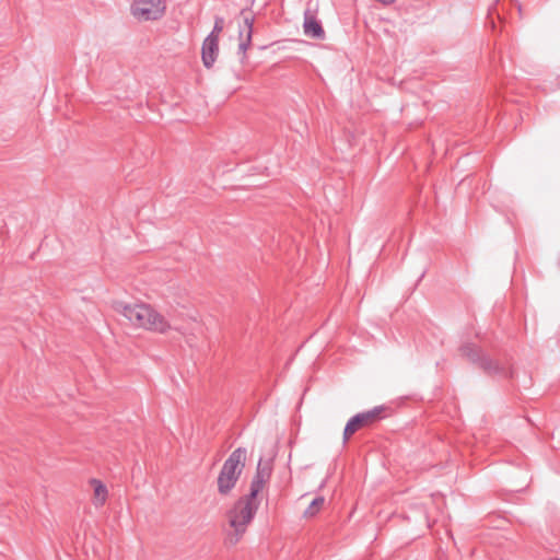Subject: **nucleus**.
<instances>
[{
  "mask_svg": "<svg viewBox=\"0 0 560 560\" xmlns=\"http://www.w3.org/2000/svg\"><path fill=\"white\" fill-rule=\"evenodd\" d=\"M385 407L377 406L371 410L354 415L347 422L343 430V442L346 443L352 434L363 427L371 425L383 418Z\"/></svg>",
  "mask_w": 560,
  "mask_h": 560,
  "instance_id": "nucleus-5",
  "label": "nucleus"
},
{
  "mask_svg": "<svg viewBox=\"0 0 560 560\" xmlns=\"http://www.w3.org/2000/svg\"><path fill=\"white\" fill-rule=\"evenodd\" d=\"M224 23H225L224 18L215 16L213 30L211 31V33L208 36H213L214 35V38H219L220 33L224 28Z\"/></svg>",
  "mask_w": 560,
  "mask_h": 560,
  "instance_id": "nucleus-15",
  "label": "nucleus"
},
{
  "mask_svg": "<svg viewBox=\"0 0 560 560\" xmlns=\"http://www.w3.org/2000/svg\"><path fill=\"white\" fill-rule=\"evenodd\" d=\"M258 504H254L240 498L234 506L229 511V524L233 528V533L228 534L226 542L236 545L246 532L247 525L253 521Z\"/></svg>",
  "mask_w": 560,
  "mask_h": 560,
  "instance_id": "nucleus-3",
  "label": "nucleus"
},
{
  "mask_svg": "<svg viewBox=\"0 0 560 560\" xmlns=\"http://www.w3.org/2000/svg\"><path fill=\"white\" fill-rule=\"evenodd\" d=\"M241 16L243 18L244 26L240 30H244V35H249V37H253V25H254V15L249 10H242Z\"/></svg>",
  "mask_w": 560,
  "mask_h": 560,
  "instance_id": "nucleus-12",
  "label": "nucleus"
},
{
  "mask_svg": "<svg viewBox=\"0 0 560 560\" xmlns=\"http://www.w3.org/2000/svg\"><path fill=\"white\" fill-rule=\"evenodd\" d=\"M459 351L463 357L476 364L490 376H500L505 378L513 377V370L511 368H506L499 361L493 360L474 343H464L459 348Z\"/></svg>",
  "mask_w": 560,
  "mask_h": 560,
  "instance_id": "nucleus-4",
  "label": "nucleus"
},
{
  "mask_svg": "<svg viewBox=\"0 0 560 560\" xmlns=\"http://www.w3.org/2000/svg\"><path fill=\"white\" fill-rule=\"evenodd\" d=\"M115 310L137 328H143L159 334H166L171 329L179 330L178 327L173 326L170 319L154 310L150 304H126L118 302L116 303Z\"/></svg>",
  "mask_w": 560,
  "mask_h": 560,
  "instance_id": "nucleus-1",
  "label": "nucleus"
},
{
  "mask_svg": "<svg viewBox=\"0 0 560 560\" xmlns=\"http://www.w3.org/2000/svg\"><path fill=\"white\" fill-rule=\"evenodd\" d=\"M377 2H380L381 4L383 5H390L393 4L396 0H376Z\"/></svg>",
  "mask_w": 560,
  "mask_h": 560,
  "instance_id": "nucleus-16",
  "label": "nucleus"
},
{
  "mask_svg": "<svg viewBox=\"0 0 560 560\" xmlns=\"http://www.w3.org/2000/svg\"><path fill=\"white\" fill-rule=\"evenodd\" d=\"M238 37V54L242 55V58L244 59L246 57V50L252 44V37H249V35H244V30H240Z\"/></svg>",
  "mask_w": 560,
  "mask_h": 560,
  "instance_id": "nucleus-14",
  "label": "nucleus"
},
{
  "mask_svg": "<svg viewBox=\"0 0 560 560\" xmlns=\"http://www.w3.org/2000/svg\"><path fill=\"white\" fill-rule=\"evenodd\" d=\"M325 499L324 497H316L312 500L307 509L304 511V515L306 517L315 516L320 508L324 505Z\"/></svg>",
  "mask_w": 560,
  "mask_h": 560,
  "instance_id": "nucleus-13",
  "label": "nucleus"
},
{
  "mask_svg": "<svg viewBox=\"0 0 560 560\" xmlns=\"http://www.w3.org/2000/svg\"><path fill=\"white\" fill-rule=\"evenodd\" d=\"M164 12V0H135L131 4V13L139 21L159 20Z\"/></svg>",
  "mask_w": 560,
  "mask_h": 560,
  "instance_id": "nucleus-6",
  "label": "nucleus"
},
{
  "mask_svg": "<svg viewBox=\"0 0 560 560\" xmlns=\"http://www.w3.org/2000/svg\"><path fill=\"white\" fill-rule=\"evenodd\" d=\"M303 31L307 37L315 39L325 38V31L320 22L311 13L310 10H306L304 13Z\"/></svg>",
  "mask_w": 560,
  "mask_h": 560,
  "instance_id": "nucleus-8",
  "label": "nucleus"
},
{
  "mask_svg": "<svg viewBox=\"0 0 560 560\" xmlns=\"http://www.w3.org/2000/svg\"><path fill=\"white\" fill-rule=\"evenodd\" d=\"M271 463L269 460H264L262 458H260L257 464V469L254 478L266 483V481L271 476Z\"/></svg>",
  "mask_w": 560,
  "mask_h": 560,
  "instance_id": "nucleus-10",
  "label": "nucleus"
},
{
  "mask_svg": "<svg viewBox=\"0 0 560 560\" xmlns=\"http://www.w3.org/2000/svg\"><path fill=\"white\" fill-rule=\"evenodd\" d=\"M91 483L94 488V505H104L108 494L107 488L97 479H92Z\"/></svg>",
  "mask_w": 560,
  "mask_h": 560,
  "instance_id": "nucleus-9",
  "label": "nucleus"
},
{
  "mask_svg": "<svg viewBox=\"0 0 560 560\" xmlns=\"http://www.w3.org/2000/svg\"><path fill=\"white\" fill-rule=\"evenodd\" d=\"M264 485H265V482L253 478V480L250 482L249 493L244 495V497H242V499H244L246 501H249V502H252L254 504H258L257 495L262 490Z\"/></svg>",
  "mask_w": 560,
  "mask_h": 560,
  "instance_id": "nucleus-11",
  "label": "nucleus"
},
{
  "mask_svg": "<svg viewBox=\"0 0 560 560\" xmlns=\"http://www.w3.org/2000/svg\"><path fill=\"white\" fill-rule=\"evenodd\" d=\"M219 55V38L207 36L201 47L202 63L207 69H210L217 60Z\"/></svg>",
  "mask_w": 560,
  "mask_h": 560,
  "instance_id": "nucleus-7",
  "label": "nucleus"
},
{
  "mask_svg": "<svg viewBox=\"0 0 560 560\" xmlns=\"http://www.w3.org/2000/svg\"><path fill=\"white\" fill-rule=\"evenodd\" d=\"M247 457L245 447L234 450L223 463L219 472L217 485L221 495H229L235 488L244 468Z\"/></svg>",
  "mask_w": 560,
  "mask_h": 560,
  "instance_id": "nucleus-2",
  "label": "nucleus"
}]
</instances>
